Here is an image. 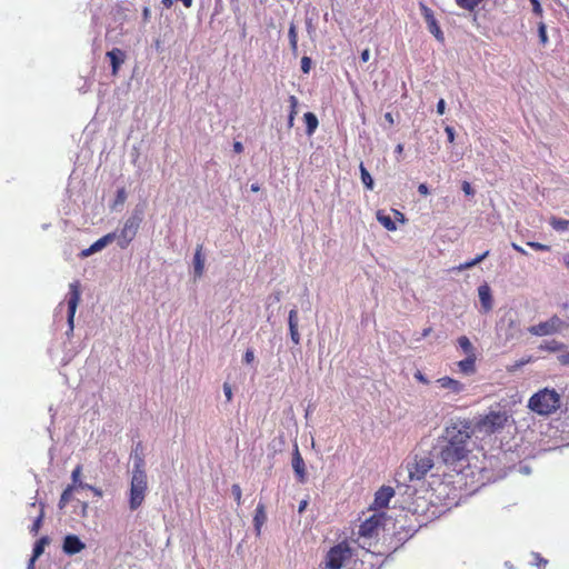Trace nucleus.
Here are the masks:
<instances>
[{"label":"nucleus","instance_id":"f257e3e1","mask_svg":"<svg viewBox=\"0 0 569 569\" xmlns=\"http://www.w3.org/2000/svg\"><path fill=\"white\" fill-rule=\"evenodd\" d=\"M471 422L459 420L447 426L438 445L433 448L437 459L449 470L462 473L468 466L470 450L468 443L471 438Z\"/></svg>","mask_w":569,"mask_h":569},{"label":"nucleus","instance_id":"f03ea898","mask_svg":"<svg viewBox=\"0 0 569 569\" xmlns=\"http://www.w3.org/2000/svg\"><path fill=\"white\" fill-rule=\"evenodd\" d=\"M437 458L436 452L432 451H416L412 456L408 457L405 465L400 467L397 472L398 481H416L421 480L435 467Z\"/></svg>","mask_w":569,"mask_h":569},{"label":"nucleus","instance_id":"7ed1b4c3","mask_svg":"<svg viewBox=\"0 0 569 569\" xmlns=\"http://www.w3.org/2000/svg\"><path fill=\"white\" fill-rule=\"evenodd\" d=\"M148 492V477L146 462L137 458L136 466L131 469L130 488L128 492V506L131 511L138 510L144 502Z\"/></svg>","mask_w":569,"mask_h":569},{"label":"nucleus","instance_id":"20e7f679","mask_svg":"<svg viewBox=\"0 0 569 569\" xmlns=\"http://www.w3.org/2000/svg\"><path fill=\"white\" fill-rule=\"evenodd\" d=\"M560 396L556 390L545 388L530 397L528 408L537 415L549 416L560 408Z\"/></svg>","mask_w":569,"mask_h":569},{"label":"nucleus","instance_id":"39448f33","mask_svg":"<svg viewBox=\"0 0 569 569\" xmlns=\"http://www.w3.org/2000/svg\"><path fill=\"white\" fill-rule=\"evenodd\" d=\"M511 416L501 409H491L487 415L480 417L475 427H471L472 433L478 432L481 435H492L499 432L508 423Z\"/></svg>","mask_w":569,"mask_h":569},{"label":"nucleus","instance_id":"423d86ee","mask_svg":"<svg viewBox=\"0 0 569 569\" xmlns=\"http://www.w3.org/2000/svg\"><path fill=\"white\" fill-rule=\"evenodd\" d=\"M142 222V212L136 209L123 222L121 229L110 232L120 249H126L136 238Z\"/></svg>","mask_w":569,"mask_h":569},{"label":"nucleus","instance_id":"0eeeda50","mask_svg":"<svg viewBox=\"0 0 569 569\" xmlns=\"http://www.w3.org/2000/svg\"><path fill=\"white\" fill-rule=\"evenodd\" d=\"M352 557V550L348 542L343 541L333 546L327 553L326 566L328 569H341L347 560Z\"/></svg>","mask_w":569,"mask_h":569},{"label":"nucleus","instance_id":"6e6552de","mask_svg":"<svg viewBox=\"0 0 569 569\" xmlns=\"http://www.w3.org/2000/svg\"><path fill=\"white\" fill-rule=\"evenodd\" d=\"M569 326L568 322L563 321L557 316L551 317L547 321L539 322L538 325L529 327L528 331L533 336H549L561 331L563 328Z\"/></svg>","mask_w":569,"mask_h":569},{"label":"nucleus","instance_id":"1a4fd4ad","mask_svg":"<svg viewBox=\"0 0 569 569\" xmlns=\"http://www.w3.org/2000/svg\"><path fill=\"white\" fill-rule=\"evenodd\" d=\"M383 520V513H373L359 526V536L361 538H372L377 536L378 529L382 526Z\"/></svg>","mask_w":569,"mask_h":569},{"label":"nucleus","instance_id":"9d476101","mask_svg":"<svg viewBox=\"0 0 569 569\" xmlns=\"http://www.w3.org/2000/svg\"><path fill=\"white\" fill-rule=\"evenodd\" d=\"M80 301V291L78 288V282L70 283L69 293H68V325H69V332L73 331V320L76 310L78 307V303Z\"/></svg>","mask_w":569,"mask_h":569},{"label":"nucleus","instance_id":"9b49d317","mask_svg":"<svg viewBox=\"0 0 569 569\" xmlns=\"http://www.w3.org/2000/svg\"><path fill=\"white\" fill-rule=\"evenodd\" d=\"M113 241H114V236L109 232V233L104 234L103 237H101L100 239H98L97 241H94L89 248L83 249L79 253V257L81 259L88 258V257L101 251L102 249H104L107 246H109Z\"/></svg>","mask_w":569,"mask_h":569},{"label":"nucleus","instance_id":"f8f14e48","mask_svg":"<svg viewBox=\"0 0 569 569\" xmlns=\"http://www.w3.org/2000/svg\"><path fill=\"white\" fill-rule=\"evenodd\" d=\"M86 545L76 535H67L63 539L62 550L66 555L73 556L81 552Z\"/></svg>","mask_w":569,"mask_h":569},{"label":"nucleus","instance_id":"ddd939ff","mask_svg":"<svg viewBox=\"0 0 569 569\" xmlns=\"http://www.w3.org/2000/svg\"><path fill=\"white\" fill-rule=\"evenodd\" d=\"M291 465L298 481L303 483L306 481V466L297 445H295V450L292 452Z\"/></svg>","mask_w":569,"mask_h":569},{"label":"nucleus","instance_id":"4468645a","mask_svg":"<svg viewBox=\"0 0 569 569\" xmlns=\"http://www.w3.org/2000/svg\"><path fill=\"white\" fill-rule=\"evenodd\" d=\"M203 246L198 244L193 254L192 267L194 280L200 279L204 272L206 257L202 252Z\"/></svg>","mask_w":569,"mask_h":569},{"label":"nucleus","instance_id":"2eb2a0df","mask_svg":"<svg viewBox=\"0 0 569 569\" xmlns=\"http://www.w3.org/2000/svg\"><path fill=\"white\" fill-rule=\"evenodd\" d=\"M395 490L391 487L383 486L375 495V508H385L388 506L390 499L393 497Z\"/></svg>","mask_w":569,"mask_h":569},{"label":"nucleus","instance_id":"dca6fc26","mask_svg":"<svg viewBox=\"0 0 569 569\" xmlns=\"http://www.w3.org/2000/svg\"><path fill=\"white\" fill-rule=\"evenodd\" d=\"M298 325H299L298 310H297V308H293L289 311L288 326H289L290 338L295 345H299L300 340H301L300 333L298 331Z\"/></svg>","mask_w":569,"mask_h":569},{"label":"nucleus","instance_id":"f3484780","mask_svg":"<svg viewBox=\"0 0 569 569\" xmlns=\"http://www.w3.org/2000/svg\"><path fill=\"white\" fill-rule=\"evenodd\" d=\"M423 17L427 22L429 31L436 37L437 40H443V33L430 9L423 7Z\"/></svg>","mask_w":569,"mask_h":569},{"label":"nucleus","instance_id":"a211bd4d","mask_svg":"<svg viewBox=\"0 0 569 569\" xmlns=\"http://www.w3.org/2000/svg\"><path fill=\"white\" fill-rule=\"evenodd\" d=\"M436 382L440 388L448 389L451 393L455 395H459L465 391V385L450 377L439 378Z\"/></svg>","mask_w":569,"mask_h":569},{"label":"nucleus","instance_id":"6ab92c4d","mask_svg":"<svg viewBox=\"0 0 569 569\" xmlns=\"http://www.w3.org/2000/svg\"><path fill=\"white\" fill-rule=\"evenodd\" d=\"M107 57L110 60V64L112 68V74H117L119 71V68L124 62V58H126L124 52L119 48H113L112 50L107 52Z\"/></svg>","mask_w":569,"mask_h":569},{"label":"nucleus","instance_id":"aec40b11","mask_svg":"<svg viewBox=\"0 0 569 569\" xmlns=\"http://www.w3.org/2000/svg\"><path fill=\"white\" fill-rule=\"evenodd\" d=\"M478 296L481 307L485 311H489L492 308V296L490 287L485 283L478 287Z\"/></svg>","mask_w":569,"mask_h":569},{"label":"nucleus","instance_id":"412c9836","mask_svg":"<svg viewBox=\"0 0 569 569\" xmlns=\"http://www.w3.org/2000/svg\"><path fill=\"white\" fill-rule=\"evenodd\" d=\"M80 476H81V466H77L71 473L72 483L70 486H73V490L77 488L90 489V490H93L98 496H101V492L99 490L94 489L92 486H90L88 483H83L82 478H80Z\"/></svg>","mask_w":569,"mask_h":569},{"label":"nucleus","instance_id":"4be33fe9","mask_svg":"<svg viewBox=\"0 0 569 569\" xmlns=\"http://www.w3.org/2000/svg\"><path fill=\"white\" fill-rule=\"evenodd\" d=\"M266 520H267V515L264 511V506H263V503H258V506L256 508V512H254V518H253V525H254V530H256L257 535H260L261 527L263 526Z\"/></svg>","mask_w":569,"mask_h":569},{"label":"nucleus","instance_id":"5701e85b","mask_svg":"<svg viewBox=\"0 0 569 569\" xmlns=\"http://www.w3.org/2000/svg\"><path fill=\"white\" fill-rule=\"evenodd\" d=\"M476 355H469L466 359L458 362L459 370L466 375H471L476 371Z\"/></svg>","mask_w":569,"mask_h":569},{"label":"nucleus","instance_id":"b1692460","mask_svg":"<svg viewBox=\"0 0 569 569\" xmlns=\"http://www.w3.org/2000/svg\"><path fill=\"white\" fill-rule=\"evenodd\" d=\"M303 120L306 123V133L308 136L313 134L319 124L317 116L313 112H306L303 114Z\"/></svg>","mask_w":569,"mask_h":569},{"label":"nucleus","instance_id":"393cba45","mask_svg":"<svg viewBox=\"0 0 569 569\" xmlns=\"http://www.w3.org/2000/svg\"><path fill=\"white\" fill-rule=\"evenodd\" d=\"M489 253H490L489 250H487L483 253L478 254L476 258L459 264L457 267V270L458 271H463V270L470 269V268L479 264L480 262H482L489 256Z\"/></svg>","mask_w":569,"mask_h":569},{"label":"nucleus","instance_id":"a878e982","mask_svg":"<svg viewBox=\"0 0 569 569\" xmlns=\"http://www.w3.org/2000/svg\"><path fill=\"white\" fill-rule=\"evenodd\" d=\"M377 220L388 230V231H395L397 229L396 222L393 219L385 213L383 211L379 210L377 212Z\"/></svg>","mask_w":569,"mask_h":569},{"label":"nucleus","instance_id":"bb28decb","mask_svg":"<svg viewBox=\"0 0 569 569\" xmlns=\"http://www.w3.org/2000/svg\"><path fill=\"white\" fill-rule=\"evenodd\" d=\"M288 38H289V43H290L292 53L295 56H297V53H298V33H297L296 24L293 22L290 23V27L288 30Z\"/></svg>","mask_w":569,"mask_h":569},{"label":"nucleus","instance_id":"cd10ccee","mask_svg":"<svg viewBox=\"0 0 569 569\" xmlns=\"http://www.w3.org/2000/svg\"><path fill=\"white\" fill-rule=\"evenodd\" d=\"M360 178H361V182L363 183V186L368 189V190H372L373 187H375V181H373V178L371 177V174L369 173V171L366 169V167L363 166V163L361 162L360 163Z\"/></svg>","mask_w":569,"mask_h":569},{"label":"nucleus","instance_id":"c85d7f7f","mask_svg":"<svg viewBox=\"0 0 569 569\" xmlns=\"http://www.w3.org/2000/svg\"><path fill=\"white\" fill-rule=\"evenodd\" d=\"M48 543H49V538L47 536L41 537L39 540L36 541L33 549H32L33 559H38L43 553L44 548Z\"/></svg>","mask_w":569,"mask_h":569},{"label":"nucleus","instance_id":"c756f323","mask_svg":"<svg viewBox=\"0 0 569 569\" xmlns=\"http://www.w3.org/2000/svg\"><path fill=\"white\" fill-rule=\"evenodd\" d=\"M549 223L556 231L560 232H563L569 228V220L557 217H551Z\"/></svg>","mask_w":569,"mask_h":569},{"label":"nucleus","instance_id":"7c9ffc66","mask_svg":"<svg viewBox=\"0 0 569 569\" xmlns=\"http://www.w3.org/2000/svg\"><path fill=\"white\" fill-rule=\"evenodd\" d=\"M289 103H290V113L288 116V127L292 128L295 123V117L297 114V107H298V99L295 96L289 97Z\"/></svg>","mask_w":569,"mask_h":569},{"label":"nucleus","instance_id":"2f4dec72","mask_svg":"<svg viewBox=\"0 0 569 569\" xmlns=\"http://www.w3.org/2000/svg\"><path fill=\"white\" fill-rule=\"evenodd\" d=\"M458 345H459L460 349L463 351V353H466L467 356L475 355L473 346L468 337H466V336L460 337L458 339Z\"/></svg>","mask_w":569,"mask_h":569},{"label":"nucleus","instance_id":"473e14b6","mask_svg":"<svg viewBox=\"0 0 569 569\" xmlns=\"http://www.w3.org/2000/svg\"><path fill=\"white\" fill-rule=\"evenodd\" d=\"M73 493V486H68L61 493L60 500H59V508L63 509L67 503L70 501Z\"/></svg>","mask_w":569,"mask_h":569},{"label":"nucleus","instance_id":"72a5a7b5","mask_svg":"<svg viewBox=\"0 0 569 569\" xmlns=\"http://www.w3.org/2000/svg\"><path fill=\"white\" fill-rule=\"evenodd\" d=\"M483 0H456L457 4L468 11H473Z\"/></svg>","mask_w":569,"mask_h":569},{"label":"nucleus","instance_id":"f704fd0d","mask_svg":"<svg viewBox=\"0 0 569 569\" xmlns=\"http://www.w3.org/2000/svg\"><path fill=\"white\" fill-rule=\"evenodd\" d=\"M43 517H44V512H43V506L40 508V512L39 515L37 516V518L33 520V523L30 528V532L36 536L38 535L41 526H42V521H43Z\"/></svg>","mask_w":569,"mask_h":569},{"label":"nucleus","instance_id":"c9c22d12","mask_svg":"<svg viewBox=\"0 0 569 569\" xmlns=\"http://www.w3.org/2000/svg\"><path fill=\"white\" fill-rule=\"evenodd\" d=\"M538 37L541 44L546 46L548 43L547 27L542 21L538 23Z\"/></svg>","mask_w":569,"mask_h":569},{"label":"nucleus","instance_id":"e433bc0d","mask_svg":"<svg viewBox=\"0 0 569 569\" xmlns=\"http://www.w3.org/2000/svg\"><path fill=\"white\" fill-rule=\"evenodd\" d=\"M563 347V345L557 340L547 341L545 345L541 346L542 349H546L548 351H558Z\"/></svg>","mask_w":569,"mask_h":569},{"label":"nucleus","instance_id":"4c0bfd02","mask_svg":"<svg viewBox=\"0 0 569 569\" xmlns=\"http://www.w3.org/2000/svg\"><path fill=\"white\" fill-rule=\"evenodd\" d=\"M131 457H132V460H133V465L132 466H136L137 458H140L142 461H144V457H143V453H142L141 442L137 443L136 448L133 449V451L131 453Z\"/></svg>","mask_w":569,"mask_h":569},{"label":"nucleus","instance_id":"58836bf2","mask_svg":"<svg viewBox=\"0 0 569 569\" xmlns=\"http://www.w3.org/2000/svg\"><path fill=\"white\" fill-rule=\"evenodd\" d=\"M311 66H312V61H311V58L307 57V56H303L301 58V71L303 73H309L310 72V69H311Z\"/></svg>","mask_w":569,"mask_h":569},{"label":"nucleus","instance_id":"ea45409f","mask_svg":"<svg viewBox=\"0 0 569 569\" xmlns=\"http://www.w3.org/2000/svg\"><path fill=\"white\" fill-rule=\"evenodd\" d=\"M527 244L537 251H549L550 249L549 246L536 241H529Z\"/></svg>","mask_w":569,"mask_h":569},{"label":"nucleus","instance_id":"a19ab883","mask_svg":"<svg viewBox=\"0 0 569 569\" xmlns=\"http://www.w3.org/2000/svg\"><path fill=\"white\" fill-rule=\"evenodd\" d=\"M530 3L532 4V12L536 14V16H539L541 17L542 16V7H541V3L539 0H529Z\"/></svg>","mask_w":569,"mask_h":569},{"label":"nucleus","instance_id":"79ce46f5","mask_svg":"<svg viewBox=\"0 0 569 569\" xmlns=\"http://www.w3.org/2000/svg\"><path fill=\"white\" fill-rule=\"evenodd\" d=\"M231 492H232L237 503L240 505L241 503V493H242L240 486L237 483L232 485Z\"/></svg>","mask_w":569,"mask_h":569},{"label":"nucleus","instance_id":"37998d69","mask_svg":"<svg viewBox=\"0 0 569 569\" xmlns=\"http://www.w3.org/2000/svg\"><path fill=\"white\" fill-rule=\"evenodd\" d=\"M535 556V559H536V566L539 568V569H545V567L547 566L548 563V560H546L545 558H542L539 553H533Z\"/></svg>","mask_w":569,"mask_h":569},{"label":"nucleus","instance_id":"c03bdc74","mask_svg":"<svg viewBox=\"0 0 569 569\" xmlns=\"http://www.w3.org/2000/svg\"><path fill=\"white\" fill-rule=\"evenodd\" d=\"M127 199V193H126V190L123 188L119 189L117 191V196H116V203H120L122 204Z\"/></svg>","mask_w":569,"mask_h":569},{"label":"nucleus","instance_id":"a18cd8bd","mask_svg":"<svg viewBox=\"0 0 569 569\" xmlns=\"http://www.w3.org/2000/svg\"><path fill=\"white\" fill-rule=\"evenodd\" d=\"M254 360V352L252 349H247L243 356V361L246 363H251Z\"/></svg>","mask_w":569,"mask_h":569},{"label":"nucleus","instance_id":"49530a36","mask_svg":"<svg viewBox=\"0 0 569 569\" xmlns=\"http://www.w3.org/2000/svg\"><path fill=\"white\" fill-rule=\"evenodd\" d=\"M223 393L226 396L227 401H230L232 399V389L229 383H223Z\"/></svg>","mask_w":569,"mask_h":569},{"label":"nucleus","instance_id":"de8ad7c7","mask_svg":"<svg viewBox=\"0 0 569 569\" xmlns=\"http://www.w3.org/2000/svg\"><path fill=\"white\" fill-rule=\"evenodd\" d=\"M445 131L447 133V137H448V141L449 142H453L455 141V129L450 126H447L445 128Z\"/></svg>","mask_w":569,"mask_h":569},{"label":"nucleus","instance_id":"09e8293b","mask_svg":"<svg viewBox=\"0 0 569 569\" xmlns=\"http://www.w3.org/2000/svg\"><path fill=\"white\" fill-rule=\"evenodd\" d=\"M558 360L561 365H569V351L558 356Z\"/></svg>","mask_w":569,"mask_h":569},{"label":"nucleus","instance_id":"8fccbe9b","mask_svg":"<svg viewBox=\"0 0 569 569\" xmlns=\"http://www.w3.org/2000/svg\"><path fill=\"white\" fill-rule=\"evenodd\" d=\"M445 110H446V102L443 99H440L437 103V113L438 114H443L445 113Z\"/></svg>","mask_w":569,"mask_h":569},{"label":"nucleus","instance_id":"3c124183","mask_svg":"<svg viewBox=\"0 0 569 569\" xmlns=\"http://www.w3.org/2000/svg\"><path fill=\"white\" fill-rule=\"evenodd\" d=\"M415 378H416L418 381L422 382V383H426V385H427V383H429V380H428V379L426 378V376H425L421 371H419V370L415 373Z\"/></svg>","mask_w":569,"mask_h":569},{"label":"nucleus","instance_id":"603ef678","mask_svg":"<svg viewBox=\"0 0 569 569\" xmlns=\"http://www.w3.org/2000/svg\"><path fill=\"white\" fill-rule=\"evenodd\" d=\"M462 191L466 193V194H472L473 193V189L472 187L470 186L469 182L465 181L462 183Z\"/></svg>","mask_w":569,"mask_h":569},{"label":"nucleus","instance_id":"864d4df0","mask_svg":"<svg viewBox=\"0 0 569 569\" xmlns=\"http://www.w3.org/2000/svg\"><path fill=\"white\" fill-rule=\"evenodd\" d=\"M142 18L144 22H148L151 18V10L148 7H144L142 10Z\"/></svg>","mask_w":569,"mask_h":569},{"label":"nucleus","instance_id":"5fc2aeb1","mask_svg":"<svg viewBox=\"0 0 569 569\" xmlns=\"http://www.w3.org/2000/svg\"><path fill=\"white\" fill-rule=\"evenodd\" d=\"M418 192L420 194L427 196L429 193V189H428L427 184L426 183H420L418 186Z\"/></svg>","mask_w":569,"mask_h":569},{"label":"nucleus","instance_id":"6e6d98bb","mask_svg":"<svg viewBox=\"0 0 569 569\" xmlns=\"http://www.w3.org/2000/svg\"><path fill=\"white\" fill-rule=\"evenodd\" d=\"M307 507H308V500H306V499L301 500L298 506V512L301 515L302 512H305Z\"/></svg>","mask_w":569,"mask_h":569},{"label":"nucleus","instance_id":"4d7b16f0","mask_svg":"<svg viewBox=\"0 0 569 569\" xmlns=\"http://www.w3.org/2000/svg\"><path fill=\"white\" fill-rule=\"evenodd\" d=\"M361 61L362 62H367L369 59H370V50L369 49H365L362 52H361Z\"/></svg>","mask_w":569,"mask_h":569},{"label":"nucleus","instance_id":"13d9d810","mask_svg":"<svg viewBox=\"0 0 569 569\" xmlns=\"http://www.w3.org/2000/svg\"><path fill=\"white\" fill-rule=\"evenodd\" d=\"M233 150H234V152H237V153L242 152V150H243V146H242V143H241V142H239V141H236V142L233 143Z\"/></svg>","mask_w":569,"mask_h":569},{"label":"nucleus","instance_id":"bf43d9fd","mask_svg":"<svg viewBox=\"0 0 569 569\" xmlns=\"http://www.w3.org/2000/svg\"><path fill=\"white\" fill-rule=\"evenodd\" d=\"M511 246H512V248H513L517 252H519V253H521V254H527V251H526L521 246H519V244H517V243H515V242H513Z\"/></svg>","mask_w":569,"mask_h":569},{"label":"nucleus","instance_id":"052dcab7","mask_svg":"<svg viewBox=\"0 0 569 569\" xmlns=\"http://www.w3.org/2000/svg\"><path fill=\"white\" fill-rule=\"evenodd\" d=\"M87 509H88V503H87V502H81V512H80V515H81L82 517H86V515H87Z\"/></svg>","mask_w":569,"mask_h":569},{"label":"nucleus","instance_id":"680f3d73","mask_svg":"<svg viewBox=\"0 0 569 569\" xmlns=\"http://www.w3.org/2000/svg\"><path fill=\"white\" fill-rule=\"evenodd\" d=\"M519 471L521 473L528 475L530 473V468L528 466H520Z\"/></svg>","mask_w":569,"mask_h":569},{"label":"nucleus","instance_id":"e2e57ef3","mask_svg":"<svg viewBox=\"0 0 569 569\" xmlns=\"http://www.w3.org/2000/svg\"><path fill=\"white\" fill-rule=\"evenodd\" d=\"M37 559H33V556H31L30 560H29V563H28V568L27 569H34V562H36Z\"/></svg>","mask_w":569,"mask_h":569},{"label":"nucleus","instance_id":"0e129e2a","mask_svg":"<svg viewBox=\"0 0 569 569\" xmlns=\"http://www.w3.org/2000/svg\"><path fill=\"white\" fill-rule=\"evenodd\" d=\"M385 119L390 123L392 124L393 123V118H392V114L390 112H387L385 114Z\"/></svg>","mask_w":569,"mask_h":569},{"label":"nucleus","instance_id":"69168bd1","mask_svg":"<svg viewBox=\"0 0 569 569\" xmlns=\"http://www.w3.org/2000/svg\"><path fill=\"white\" fill-rule=\"evenodd\" d=\"M403 151V144L399 143L396 146L395 152L401 154Z\"/></svg>","mask_w":569,"mask_h":569},{"label":"nucleus","instance_id":"338daca9","mask_svg":"<svg viewBox=\"0 0 569 569\" xmlns=\"http://www.w3.org/2000/svg\"><path fill=\"white\" fill-rule=\"evenodd\" d=\"M173 1H174V0H162V4H163L166 8H170V7L173 4Z\"/></svg>","mask_w":569,"mask_h":569},{"label":"nucleus","instance_id":"774afa93","mask_svg":"<svg viewBox=\"0 0 569 569\" xmlns=\"http://www.w3.org/2000/svg\"><path fill=\"white\" fill-rule=\"evenodd\" d=\"M563 262L569 268V253L563 257Z\"/></svg>","mask_w":569,"mask_h":569}]
</instances>
